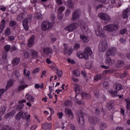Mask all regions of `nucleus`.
<instances>
[{
	"mask_svg": "<svg viewBox=\"0 0 130 130\" xmlns=\"http://www.w3.org/2000/svg\"><path fill=\"white\" fill-rule=\"evenodd\" d=\"M73 85L74 86V88L76 92V96L75 98V101L77 104H84V102H80L78 101V98L80 96H82V98H85V99H90V95L87 94L86 92L82 93V86L78 84L73 83ZM78 97V98H77Z\"/></svg>",
	"mask_w": 130,
	"mask_h": 130,
	"instance_id": "nucleus-1",
	"label": "nucleus"
},
{
	"mask_svg": "<svg viewBox=\"0 0 130 130\" xmlns=\"http://www.w3.org/2000/svg\"><path fill=\"white\" fill-rule=\"evenodd\" d=\"M89 55H92V50L90 47H86L84 53L78 52L77 54V56L79 58H84L85 59H88Z\"/></svg>",
	"mask_w": 130,
	"mask_h": 130,
	"instance_id": "nucleus-2",
	"label": "nucleus"
},
{
	"mask_svg": "<svg viewBox=\"0 0 130 130\" xmlns=\"http://www.w3.org/2000/svg\"><path fill=\"white\" fill-rule=\"evenodd\" d=\"M119 28L118 26V22L116 21L114 24H109L106 25L104 27L103 29L105 31L108 32H113L116 31Z\"/></svg>",
	"mask_w": 130,
	"mask_h": 130,
	"instance_id": "nucleus-3",
	"label": "nucleus"
},
{
	"mask_svg": "<svg viewBox=\"0 0 130 130\" xmlns=\"http://www.w3.org/2000/svg\"><path fill=\"white\" fill-rule=\"evenodd\" d=\"M30 114H28V113H23L22 112H20L15 116V118L19 120V119H20V118L21 117L23 118V119L28 120L30 119Z\"/></svg>",
	"mask_w": 130,
	"mask_h": 130,
	"instance_id": "nucleus-4",
	"label": "nucleus"
},
{
	"mask_svg": "<svg viewBox=\"0 0 130 130\" xmlns=\"http://www.w3.org/2000/svg\"><path fill=\"white\" fill-rule=\"evenodd\" d=\"M107 48V41L104 40L102 41L99 46V50L101 52H103L105 51Z\"/></svg>",
	"mask_w": 130,
	"mask_h": 130,
	"instance_id": "nucleus-5",
	"label": "nucleus"
},
{
	"mask_svg": "<svg viewBox=\"0 0 130 130\" xmlns=\"http://www.w3.org/2000/svg\"><path fill=\"white\" fill-rule=\"evenodd\" d=\"M26 78H23L20 81L19 84L21 85L19 86L17 89L18 92H20V91L24 90V89L28 87V84H26Z\"/></svg>",
	"mask_w": 130,
	"mask_h": 130,
	"instance_id": "nucleus-6",
	"label": "nucleus"
},
{
	"mask_svg": "<svg viewBox=\"0 0 130 130\" xmlns=\"http://www.w3.org/2000/svg\"><path fill=\"white\" fill-rule=\"evenodd\" d=\"M95 34L96 36L101 37V38H104L106 37V35L104 33V31L102 30L101 27H99L95 30Z\"/></svg>",
	"mask_w": 130,
	"mask_h": 130,
	"instance_id": "nucleus-7",
	"label": "nucleus"
},
{
	"mask_svg": "<svg viewBox=\"0 0 130 130\" xmlns=\"http://www.w3.org/2000/svg\"><path fill=\"white\" fill-rule=\"evenodd\" d=\"M78 26H79L78 23H73L72 24L67 26L65 28V30H66V31H68L69 32H72V31H74V30H75L77 27H78Z\"/></svg>",
	"mask_w": 130,
	"mask_h": 130,
	"instance_id": "nucleus-8",
	"label": "nucleus"
},
{
	"mask_svg": "<svg viewBox=\"0 0 130 130\" xmlns=\"http://www.w3.org/2000/svg\"><path fill=\"white\" fill-rule=\"evenodd\" d=\"M51 27V24L47 21H45L42 23L41 28L44 31H46Z\"/></svg>",
	"mask_w": 130,
	"mask_h": 130,
	"instance_id": "nucleus-9",
	"label": "nucleus"
},
{
	"mask_svg": "<svg viewBox=\"0 0 130 130\" xmlns=\"http://www.w3.org/2000/svg\"><path fill=\"white\" fill-rule=\"evenodd\" d=\"M116 53V48H111L109 49L106 52V55L107 56H110V55H114Z\"/></svg>",
	"mask_w": 130,
	"mask_h": 130,
	"instance_id": "nucleus-10",
	"label": "nucleus"
},
{
	"mask_svg": "<svg viewBox=\"0 0 130 130\" xmlns=\"http://www.w3.org/2000/svg\"><path fill=\"white\" fill-rule=\"evenodd\" d=\"M65 114L70 117V118H71V119H73L74 118V114L73 113V112L72 111V110L70 109H69L68 108H65Z\"/></svg>",
	"mask_w": 130,
	"mask_h": 130,
	"instance_id": "nucleus-11",
	"label": "nucleus"
},
{
	"mask_svg": "<svg viewBox=\"0 0 130 130\" xmlns=\"http://www.w3.org/2000/svg\"><path fill=\"white\" fill-rule=\"evenodd\" d=\"M64 7H60L58 9V18L59 20H61L63 15L61 14L65 10Z\"/></svg>",
	"mask_w": 130,
	"mask_h": 130,
	"instance_id": "nucleus-12",
	"label": "nucleus"
},
{
	"mask_svg": "<svg viewBox=\"0 0 130 130\" xmlns=\"http://www.w3.org/2000/svg\"><path fill=\"white\" fill-rule=\"evenodd\" d=\"M99 16L104 21H108L109 20H110V17L106 14L100 13L99 14Z\"/></svg>",
	"mask_w": 130,
	"mask_h": 130,
	"instance_id": "nucleus-13",
	"label": "nucleus"
},
{
	"mask_svg": "<svg viewBox=\"0 0 130 130\" xmlns=\"http://www.w3.org/2000/svg\"><path fill=\"white\" fill-rule=\"evenodd\" d=\"M109 92L110 95L112 96V97H117V96H118L120 99L122 98V97H123V95H117V91H113V89H110L109 90Z\"/></svg>",
	"mask_w": 130,
	"mask_h": 130,
	"instance_id": "nucleus-14",
	"label": "nucleus"
},
{
	"mask_svg": "<svg viewBox=\"0 0 130 130\" xmlns=\"http://www.w3.org/2000/svg\"><path fill=\"white\" fill-rule=\"evenodd\" d=\"M42 51L45 54H47V55H49V54H51L53 52L52 49L49 47L43 48L42 49Z\"/></svg>",
	"mask_w": 130,
	"mask_h": 130,
	"instance_id": "nucleus-15",
	"label": "nucleus"
},
{
	"mask_svg": "<svg viewBox=\"0 0 130 130\" xmlns=\"http://www.w3.org/2000/svg\"><path fill=\"white\" fill-rule=\"evenodd\" d=\"M5 27H6V20L3 19L2 21L1 24H0V36H3V35H4L3 30H4Z\"/></svg>",
	"mask_w": 130,
	"mask_h": 130,
	"instance_id": "nucleus-16",
	"label": "nucleus"
},
{
	"mask_svg": "<svg viewBox=\"0 0 130 130\" xmlns=\"http://www.w3.org/2000/svg\"><path fill=\"white\" fill-rule=\"evenodd\" d=\"M35 39V36H32L29 39L28 42V46L29 47H32V46L34 44V40Z\"/></svg>",
	"mask_w": 130,
	"mask_h": 130,
	"instance_id": "nucleus-17",
	"label": "nucleus"
},
{
	"mask_svg": "<svg viewBox=\"0 0 130 130\" xmlns=\"http://www.w3.org/2000/svg\"><path fill=\"white\" fill-rule=\"evenodd\" d=\"M22 24H23L24 29H25L26 31H28V30H29V26H28V19H24L22 22Z\"/></svg>",
	"mask_w": 130,
	"mask_h": 130,
	"instance_id": "nucleus-18",
	"label": "nucleus"
},
{
	"mask_svg": "<svg viewBox=\"0 0 130 130\" xmlns=\"http://www.w3.org/2000/svg\"><path fill=\"white\" fill-rule=\"evenodd\" d=\"M129 15H130V8H127L124 11L123 13V19H126V18L128 17Z\"/></svg>",
	"mask_w": 130,
	"mask_h": 130,
	"instance_id": "nucleus-19",
	"label": "nucleus"
},
{
	"mask_svg": "<svg viewBox=\"0 0 130 130\" xmlns=\"http://www.w3.org/2000/svg\"><path fill=\"white\" fill-rule=\"evenodd\" d=\"M43 128L45 130L51 129V123H45L43 125Z\"/></svg>",
	"mask_w": 130,
	"mask_h": 130,
	"instance_id": "nucleus-20",
	"label": "nucleus"
},
{
	"mask_svg": "<svg viewBox=\"0 0 130 130\" xmlns=\"http://www.w3.org/2000/svg\"><path fill=\"white\" fill-rule=\"evenodd\" d=\"M30 54L32 58H33L34 59H36V58H37L38 57V53H37L36 51L34 50H31L30 51Z\"/></svg>",
	"mask_w": 130,
	"mask_h": 130,
	"instance_id": "nucleus-21",
	"label": "nucleus"
},
{
	"mask_svg": "<svg viewBox=\"0 0 130 130\" xmlns=\"http://www.w3.org/2000/svg\"><path fill=\"white\" fill-rule=\"evenodd\" d=\"M14 85V80L13 79H10L7 82V85H6V90H8L9 88H11L12 86Z\"/></svg>",
	"mask_w": 130,
	"mask_h": 130,
	"instance_id": "nucleus-22",
	"label": "nucleus"
},
{
	"mask_svg": "<svg viewBox=\"0 0 130 130\" xmlns=\"http://www.w3.org/2000/svg\"><path fill=\"white\" fill-rule=\"evenodd\" d=\"M15 114H16V111H12L10 113L7 114V115H6L5 117V119H7L8 118H11V117H12V116H14V115H15Z\"/></svg>",
	"mask_w": 130,
	"mask_h": 130,
	"instance_id": "nucleus-23",
	"label": "nucleus"
},
{
	"mask_svg": "<svg viewBox=\"0 0 130 130\" xmlns=\"http://www.w3.org/2000/svg\"><path fill=\"white\" fill-rule=\"evenodd\" d=\"M25 99H27L29 102H34V98L29 94H26Z\"/></svg>",
	"mask_w": 130,
	"mask_h": 130,
	"instance_id": "nucleus-24",
	"label": "nucleus"
},
{
	"mask_svg": "<svg viewBox=\"0 0 130 130\" xmlns=\"http://www.w3.org/2000/svg\"><path fill=\"white\" fill-rule=\"evenodd\" d=\"M79 18H80V12H77V11L74 12L73 15V20L75 21V20H77Z\"/></svg>",
	"mask_w": 130,
	"mask_h": 130,
	"instance_id": "nucleus-25",
	"label": "nucleus"
},
{
	"mask_svg": "<svg viewBox=\"0 0 130 130\" xmlns=\"http://www.w3.org/2000/svg\"><path fill=\"white\" fill-rule=\"evenodd\" d=\"M114 88L118 91H120L123 88L122 85L119 83H115L114 85Z\"/></svg>",
	"mask_w": 130,
	"mask_h": 130,
	"instance_id": "nucleus-26",
	"label": "nucleus"
},
{
	"mask_svg": "<svg viewBox=\"0 0 130 130\" xmlns=\"http://www.w3.org/2000/svg\"><path fill=\"white\" fill-rule=\"evenodd\" d=\"M80 39H81V40H82V41H83V42H85V43L89 42V38L84 35H81Z\"/></svg>",
	"mask_w": 130,
	"mask_h": 130,
	"instance_id": "nucleus-27",
	"label": "nucleus"
},
{
	"mask_svg": "<svg viewBox=\"0 0 130 130\" xmlns=\"http://www.w3.org/2000/svg\"><path fill=\"white\" fill-rule=\"evenodd\" d=\"M49 68L53 70V71H55V70H57V67L55 64V63L54 62H51V64L49 66Z\"/></svg>",
	"mask_w": 130,
	"mask_h": 130,
	"instance_id": "nucleus-28",
	"label": "nucleus"
},
{
	"mask_svg": "<svg viewBox=\"0 0 130 130\" xmlns=\"http://www.w3.org/2000/svg\"><path fill=\"white\" fill-rule=\"evenodd\" d=\"M24 103H26V100H22L19 101L18 108L20 109L23 108L24 107Z\"/></svg>",
	"mask_w": 130,
	"mask_h": 130,
	"instance_id": "nucleus-29",
	"label": "nucleus"
},
{
	"mask_svg": "<svg viewBox=\"0 0 130 130\" xmlns=\"http://www.w3.org/2000/svg\"><path fill=\"white\" fill-rule=\"evenodd\" d=\"M20 62V58H15L12 60V64L13 66H17Z\"/></svg>",
	"mask_w": 130,
	"mask_h": 130,
	"instance_id": "nucleus-30",
	"label": "nucleus"
},
{
	"mask_svg": "<svg viewBox=\"0 0 130 130\" xmlns=\"http://www.w3.org/2000/svg\"><path fill=\"white\" fill-rule=\"evenodd\" d=\"M63 46L64 47V50L65 53H67L68 55H71L72 52H73V49H70L69 50V51L67 52V49L66 48V47H67V44H64L63 45Z\"/></svg>",
	"mask_w": 130,
	"mask_h": 130,
	"instance_id": "nucleus-31",
	"label": "nucleus"
},
{
	"mask_svg": "<svg viewBox=\"0 0 130 130\" xmlns=\"http://www.w3.org/2000/svg\"><path fill=\"white\" fill-rule=\"evenodd\" d=\"M23 75L25 76V77H29V76L31 75V72H30L29 71H27V70L24 69L23 70Z\"/></svg>",
	"mask_w": 130,
	"mask_h": 130,
	"instance_id": "nucleus-32",
	"label": "nucleus"
},
{
	"mask_svg": "<svg viewBox=\"0 0 130 130\" xmlns=\"http://www.w3.org/2000/svg\"><path fill=\"white\" fill-rule=\"evenodd\" d=\"M23 57L25 59L30 57V53L27 51H24L23 53Z\"/></svg>",
	"mask_w": 130,
	"mask_h": 130,
	"instance_id": "nucleus-33",
	"label": "nucleus"
},
{
	"mask_svg": "<svg viewBox=\"0 0 130 130\" xmlns=\"http://www.w3.org/2000/svg\"><path fill=\"white\" fill-rule=\"evenodd\" d=\"M106 127H107V124H106V123H105L103 122L100 124V129L104 130L105 128H106Z\"/></svg>",
	"mask_w": 130,
	"mask_h": 130,
	"instance_id": "nucleus-34",
	"label": "nucleus"
},
{
	"mask_svg": "<svg viewBox=\"0 0 130 130\" xmlns=\"http://www.w3.org/2000/svg\"><path fill=\"white\" fill-rule=\"evenodd\" d=\"M64 105L66 106H72V105H73V103L71 101L67 100L64 102Z\"/></svg>",
	"mask_w": 130,
	"mask_h": 130,
	"instance_id": "nucleus-35",
	"label": "nucleus"
},
{
	"mask_svg": "<svg viewBox=\"0 0 130 130\" xmlns=\"http://www.w3.org/2000/svg\"><path fill=\"white\" fill-rule=\"evenodd\" d=\"M101 78H102V74H98L94 77V80L96 81V82H98Z\"/></svg>",
	"mask_w": 130,
	"mask_h": 130,
	"instance_id": "nucleus-36",
	"label": "nucleus"
},
{
	"mask_svg": "<svg viewBox=\"0 0 130 130\" xmlns=\"http://www.w3.org/2000/svg\"><path fill=\"white\" fill-rule=\"evenodd\" d=\"M126 103V107L127 109H130V99L127 98L125 99Z\"/></svg>",
	"mask_w": 130,
	"mask_h": 130,
	"instance_id": "nucleus-37",
	"label": "nucleus"
},
{
	"mask_svg": "<svg viewBox=\"0 0 130 130\" xmlns=\"http://www.w3.org/2000/svg\"><path fill=\"white\" fill-rule=\"evenodd\" d=\"M65 4H66L69 8H72L73 6L74 5V3H73V1L69 0L68 2H66Z\"/></svg>",
	"mask_w": 130,
	"mask_h": 130,
	"instance_id": "nucleus-38",
	"label": "nucleus"
},
{
	"mask_svg": "<svg viewBox=\"0 0 130 130\" xmlns=\"http://www.w3.org/2000/svg\"><path fill=\"white\" fill-rule=\"evenodd\" d=\"M10 34H11V29H10L9 28H7L5 30V35H6V36H9Z\"/></svg>",
	"mask_w": 130,
	"mask_h": 130,
	"instance_id": "nucleus-39",
	"label": "nucleus"
},
{
	"mask_svg": "<svg viewBox=\"0 0 130 130\" xmlns=\"http://www.w3.org/2000/svg\"><path fill=\"white\" fill-rule=\"evenodd\" d=\"M107 107L109 110L112 109V107H113V103H111V102H109L107 104Z\"/></svg>",
	"mask_w": 130,
	"mask_h": 130,
	"instance_id": "nucleus-40",
	"label": "nucleus"
},
{
	"mask_svg": "<svg viewBox=\"0 0 130 130\" xmlns=\"http://www.w3.org/2000/svg\"><path fill=\"white\" fill-rule=\"evenodd\" d=\"M113 61V60H111V59H110V58L108 57L106 60V63H107V64H111Z\"/></svg>",
	"mask_w": 130,
	"mask_h": 130,
	"instance_id": "nucleus-41",
	"label": "nucleus"
},
{
	"mask_svg": "<svg viewBox=\"0 0 130 130\" xmlns=\"http://www.w3.org/2000/svg\"><path fill=\"white\" fill-rule=\"evenodd\" d=\"M80 71H79V70L73 71V75L76 76V77H79V76H80Z\"/></svg>",
	"mask_w": 130,
	"mask_h": 130,
	"instance_id": "nucleus-42",
	"label": "nucleus"
},
{
	"mask_svg": "<svg viewBox=\"0 0 130 130\" xmlns=\"http://www.w3.org/2000/svg\"><path fill=\"white\" fill-rule=\"evenodd\" d=\"M111 73H113V71L105 70L103 72V75H107V74H111Z\"/></svg>",
	"mask_w": 130,
	"mask_h": 130,
	"instance_id": "nucleus-43",
	"label": "nucleus"
},
{
	"mask_svg": "<svg viewBox=\"0 0 130 130\" xmlns=\"http://www.w3.org/2000/svg\"><path fill=\"white\" fill-rule=\"evenodd\" d=\"M11 48V46L10 45H7L5 46L4 49L7 51V52H9V51L10 50V49Z\"/></svg>",
	"mask_w": 130,
	"mask_h": 130,
	"instance_id": "nucleus-44",
	"label": "nucleus"
},
{
	"mask_svg": "<svg viewBox=\"0 0 130 130\" xmlns=\"http://www.w3.org/2000/svg\"><path fill=\"white\" fill-rule=\"evenodd\" d=\"M6 112V107H3L0 109L1 114H4Z\"/></svg>",
	"mask_w": 130,
	"mask_h": 130,
	"instance_id": "nucleus-45",
	"label": "nucleus"
},
{
	"mask_svg": "<svg viewBox=\"0 0 130 130\" xmlns=\"http://www.w3.org/2000/svg\"><path fill=\"white\" fill-rule=\"evenodd\" d=\"M103 87L105 88V89H108V88H109V85H108V83L107 82H104Z\"/></svg>",
	"mask_w": 130,
	"mask_h": 130,
	"instance_id": "nucleus-46",
	"label": "nucleus"
},
{
	"mask_svg": "<svg viewBox=\"0 0 130 130\" xmlns=\"http://www.w3.org/2000/svg\"><path fill=\"white\" fill-rule=\"evenodd\" d=\"M56 74L59 78H61V76H62V71H58L56 72Z\"/></svg>",
	"mask_w": 130,
	"mask_h": 130,
	"instance_id": "nucleus-47",
	"label": "nucleus"
},
{
	"mask_svg": "<svg viewBox=\"0 0 130 130\" xmlns=\"http://www.w3.org/2000/svg\"><path fill=\"white\" fill-rule=\"evenodd\" d=\"M16 23L15 22V21L12 20L10 22V26H11V27H13V26H15V25H16Z\"/></svg>",
	"mask_w": 130,
	"mask_h": 130,
	"instance_id": "nucleus-48",
	"label": "nucleus"
},
{
	"mask_svg": "<svg viewBox=\"0 0 130 130\" xmlns=\"http://www.w3.org/2000/svg\"><path fill=\"white\" fill-rule=\"evenodd\" d=\"M94 95H95V97H99V91L98 90L95 89L94 91Z\"/></svg>",
	"mask_w": 130,
	"mask_h": 130,
	"instance_id": "nucleus-49",
	"label": "nucleus"
},
{
	"mask_svg": "<svg viewBox=\"0 0 130 130\" xmlns=\"http://www.w3.org/2000/svg\"><path fill=\"white\" fill-rule=\"evenodd\" d=\"M72 80L73 82H75L76 83H78L79 82V79L78 78H75V77H72Z\"/></svg>",
	"mask_w": 130,
	"mask_h": 130,
	"instance_id": "nucleus-50",
	"label": "nucleus"
},
{
	"mask_svg": "<svg viewBox=\"0 0 130 130\" xmlns=\"http://www.w3.org/2000/svg\"><path fill=\"white\" fill-rule=\"evenodd\" d=\"M67 61L68 62H69V63H72V64H74V63H75V61L73 60L70 58H68L67 59Z\"/></svg>",
	"mask_w": 130,
	"mask_h": 130,
	"instance_id": "nucleus-51",
	"label": "nucleus"
},
{
	"mask_svg": "<svg viewBox=\"0 0 130 130\" xmlns=\"http://www.w3.org/2000/svg\"><path fill=\"white\" fill-rule=\"evenodd\" d=\"M57 115H58L59 118H62L63 114L62 112H59L57 114Z\"/></svg>",
	"mask_w": 130,
	"mask_h": 130,
	"instance_id": "nucleus-52",
	"label": "nucleus"
},
{
	"mask_svg": "<svg viewBox=\"0 0 130 130\" xmlns=\"http://www.w3.org/2000/svg\"><path fill=\"white\" fill-rule=\"evenodd\" d=\"M81 75L84 77V78H87V75L86 74V72L85 71H82L81 72Z\"/></svg>",
	"mask_w": 130,
	"mask_h": 130,
	"instance_id": "nucleus-53",
	"label": "nucleus"
},
{
	"mask_svg": "<svg viewBox=\"0 0 130 130\" xmlns=\"http://www.w3.org/2000/svg\"><path fill=\"white\" fill-rule=\"evenodd\" d=\"M36 128H37V125H36V124L33 125L30 127V129H31V130H36Z\"/></svg>",
	"mask_w": 130,
	"mask_h": 130,
	"instance_id": "nucleus-54",
	"label": "nucleus"
},
{
	"mask_svg": "<svg viewBox=\"0 0 130 130\" xmlns=\"http://www.w3.org/2000/svg\"><path fill=\"white\" fill-rule=\"evenodd\" d=\"M126 32V29H122L120 30V34L121 35H123V34H124V33Z\"/></svg>",
	"mask_w": 130,
	"mask_h": 130,
	"instance_id": "nucleus-55",
	"label": "nucleus"
},
{
	"mask_svg": "<svg viewBox=\"0 0 130 130\" xmlns=\"http://www.w3.org/2000/svg\"><path fill=\"white\" fill-rule=\"evenodd\" d=\"M49 88L50 93H53V92L54 91V89H53V88H52V86H49Z\"/></svg>",
	"mask_w": 130,
	"mask_h": 130,
	"instance_id": "nucleus-56",
	"label": "nucleus"
},
{
	"mask_svg": "<svg viewBox=\"0 0 130 130\" xmlns=\"http://www.w3.org/2000/svg\"><path fill=\"white\" fill-rule=\"evenodd\" d=\"M9 41H13V40H15V37L14 36H10L9 37Z\"/></svg>",
	"mask_w": 130,
	"mask_h": 130,
	"instance_id": "nucleus-57",
	"label": "nucleus"
},
{
	"mask_svg": "<svg viewBox=\"0 0 130 130\" xmlns=\"http://www.w3.org/2000/svg\"><path fill=\"white\" fill-rule=\"evenodd\" d=\"M74 48L75 49H78V48H80V44H76L74 45Z\"/></svg>",
	"mask_w": 130,
	"mask_h": 130,
	"instance_id": "nucleus-58",
	"label": "nucleus"
},
{
	"mask_svg": "<svg viewBox=\"0 0 130 130\" xmlns=\"http://www.w3.org/2000/svg\"><path fill=\"white\" fill-rule=\"evenodd\" d=\"M14 50H17V47L13 46L10 49V51H14Z\"/></svg>",
	"mask_w": 130,
	"mask_h": 130,
	"instance_id": "nucleus-59",
	"label": "nucleus"
},
{
	"mask_svg": "<svg viewBox=\"0 0 130 130\" xmlns=\"http://www.w3.org/2000/svg\"><path fill=\"white\" fill-rule=\"evenodd\" d=\"M118 64H119L118 67H122V66H123L124 64V62L122 61H119L118 62Z\"/></svg>",
	"mask_w": 130,
	"mask_h": 130,
	"instance_id": "nucleus-60",
	"label": "nucleus"
},
{
	"mask_svg": "<svg viewBox=\"0 0 130 130\" xmlns=\"http://www.w3.org/2000/svg\"><path fill=\"white\" fill-rule=\"evenodd\" d=\"M39 71H40L39 68H37L32 72V73L33 74H36V73H39Z\"/></svg>",
	"mask_w": 130,
	"mask_h": 130,
	"instance_id": "nucleus-61",
	"label": "nucleus"
},
{
	"mask_svg": "<svg viewBox=\"0 0 130 130\" xmlns=\"http://www.w3.org/2000/svg\"><path fill=\"white\" fill-rule=\"evenodd\" d=\"M5 93V89H0V97L2 96Z\"/></svg>",
	"mask_w": 130,
	"mask_h": 130,
	"instance_id": "nucleus-62",
	"label": "nucleus"
},
{
	"mask_svg": "<svg viewBox=\"0 0 130 130\" xmlns=\"http://www.w3.org/2000/svg\"><path fill=\"white\" fill-rule=\"evenodd\" d=\"M85 66L87 69H90V68H91V64H90V63H86Z\"/></svg>",
	"mask_w": 130,
	"mask_h": 130,
	"instance_id": "nucleus-63",
	"label": "nucleus"
},
{
	"mask_svg": "<svg viewBox=\"0 0 130 130\" xmlns=\"http://www.w3.org/2000/svg\"><path fill=\"white\" fill-rule=\"evenodd\" d=\"M3 58H4V59H6V58H7V53H4L3 54V56H2Z\"/></svg>",
	"mask_w": 130,
	"mask_h": 130,
	"instance_id": "nucleus-64",
	"label": "nucleus"
}]
</instances>
